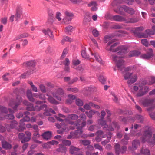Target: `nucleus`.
Segmentation results:
<instances>
[{
  "label": "nucleus",
  "instance_id": "1",
  "mask_svg": "<svg viewBox=\"0 0 155 155\" xmlns=\"http://www.w3.org/2000/svg\"><path fill=\"white\" fill-rule=\"evenodd\" d=\"M127 49V48L126 46L120 45L118 46L116 48L115 51V52H117V55L113 54L112 55L113 61L116 63L119 59L124 58V55L128 52Z\"/></svg>",
  "mask_w": 155,
  "mask_h": 155
},
{
  "label": "nucleus",
  "instance_id": "2",
  "mask_svg": "<svg viewBox=\"0 0 155 155\" xmlns=\"http://www.w3.org/2000/svg\"><path fill=\"white\" fill-rule=\"evenodd\" d=\"M147 129L143 133L142 137V141L144 142L147 141L151 145H155V134L153 135L151 138L152 132L150 128L147 127Z\"/></svg>",
  "mask_w": 155,
  "mask_h": 155
},
{
  "label": "nucleus",
  "instance_id": "3",
  "mask_svg": "<svg viewBox=\"0 0 155 155\" xmlns=\"http://www.w3.org/2000/svg\"><path fill=\"white\" fill-rule=\"evenodd\" d=\"M133 75L132 73L127 72L124 74V76L125 79L127 80L129 78L130 79L127 81V83L129 84H131L135 82L137 79V75Z\"/></svg>",
  "mask_w": 155,
  "mask_h": 155
},
{
  "label": "nucleus",
  "instance_id": "4",
  "mask_svg": "<svg viewBox=\"0 0 155 155\" xmlns=\"http://www.w3.org/2000/svg\"><path fill=\"white\" fill-rule=\"evenodd\" d=\"M124 61L123 60L120 59H119L116 63V65L118 68V69L121 71L122 73H123L124 71H130L131 68L130 67L125 68L124 65Z\"/></svg>",
  "mask_w": 155,
  "mask_h": 155
},
{
  "label": "nucleus",
  "instance_id": "5",
  "mask_svg": "<svg viewBox=\"0 0 155 155\" xmlns=\"http://www.w3.org/2000/svg\"><path fill=\"white\" fill-rule=\"evenodd\" d=\"M64 90L61 88L57 89L56 92H53L52 93L53 96L57 100L61 101V97L64 96Z\"/></svg>",
  "mask_w": 155,
  "mask_h": 155
},
{
  "label": "nucleus",
  "instance_id": "6",
  "mask_svg": "<svg viewBox=\"0 0 155 155\" xmlns=\"http://www.w3.org/2000/svg\"><path fill=\"white\" fill-rule=\"evenodd\" d=\"M30 119L29 117L28 116H25L24 118L20 120V125L19 126V128H18V131H23L24 129L25 128L23 127L25 124L24 123V122H28L30 120Z\"/></svg>",
  "mask_w": 155,
  "mask_h": 155
},
{
  "label": "nucleus",
  "instance_id": "7",
  "mask_svg": "<svg viewBox=\"0 0 155 155\" xmlns=\"http://www.w3.org/2000/svg\"><path fill=\"white\" fill-rule=\"evenodd\" d=\"M148 51L147 52L146 54L141 55V58L146 59H149L154 55L153 53V51L152 48H149L148 49Z\"/></svg>",
  "mask_w": 155,
  "mask_h": 155
},
{
  "label": "nucleus",
  "instance_id": "8",
  "mask_svg": "<svg viewBox=\"0 0 155 155\" xmlns=\"http://www.w3.org/2000/svg\"><path fill=\"white\" fill-rule=\"evenodd\" d=\"M149 90V89L148 87L144 86L140 89L138 92L137 94V97L142 96L147 94Z\"/></svg>",
  "mask_w": 155,
  "mask_h": 155
},
{
  "label": "nucleus",
  "instance_id": "9",
  "mask_svg": "<svg viewBox=\"0 0 155 155\" xmlns=\"http://www.w3.org/2000/svg\"><path fill=\"white\" fill-rule=\"evenodd\" d=\"M154 101L153 99L142 98L140 100V102L144 107H146L152 104Z\"/></svg>",
  "mask_w": 155,
  "mask_h": 155
},
{
  "label": "nucleus",
  "instance_id": "10",
  "mask_svg": "<svg viewBox=\"0 0 155 155\" xmlns=\"http://www.w3.org/2000/svg\"><path fill=\"white\" fill-rule=\"evenodd\" d=\"M126 8L127 6L126 5H120L118 7V10H114V11L120 15H125V13L124 11L126 12Z\"/></svg>",
  "mask_w": 155,
  "mask_h": 155
},
{
  "label": "nucleus",
  "instance_id": "11",
  "mask_svg": "<svg viewBox=\"0 0 155 155\" xmlns=\"http://www.w3.org/2000/svg\"><path fill=\"white\" fill-rule=\"evenodd\" d=\"M25 135L26 136L22 141H21L22 143H24L26 142L29 141L31 138L32 134L31 132L28 131H26L25 132Z\"/></svg>",
  "mask_w": 155,
  "mask_h": 155
},
{
  "label": "nucleus",
  "instance_id": "12",
  "mask_svg": "<svg viewBox=\"0 0 155 155\" xmlns=\"http://www.w3.org/2000/svg\"><path fill=\"white\" fill-rule=\"evenodd\" d=\"M112 18L114 20L116 21H124L125 22V21H126V19L125 17L118 15L113 16Z\"/></svg>",
  "mask_w": 155,
  "mask_h": 155
},
{
  "label": "nucleus",
  "instance_id": "13",
  "mask_svg": "<svg viewBox=\"0 0 155 155\" xmlns=\"http://www.w3.org/2000/svg\"><path fill=\"white\" fill-rule=\"evenodd\" d=\"M22 101V99L21 96L18 95L16 97L15 105L13 107V109L14 110H17L18 107L19 105Z\"/></svg>",
  "mask_w": 155,
  "mask_h": 155
},
{
  "label": "nucleus",
  "instance_id": "14",
  "mask_svg": "<svg viewBox=\"0 0 155 155\" xmlns=\"http://www.w3.org/2000/svg\"><path fill=\"white\" fill-rule=\"evenodd\" d=\"M1 144L2 147L6 150H10L12 148V145L5 140L2 141Z\"/></svg>",
  "mask_w": 155,
  "mask_h": 155
},
{
  "label": "nucleus",
  "instance_id": "15",
  "mask_svg": "<svg viewBox=\"0 0 155 155\" xmlns=\"http://www.w3.org/2000/svg\"><path fill=\"white\" fill-rule=\"evenodd\" d=\"M36 61L34 60H31L26 62L23 64V66L26 67H34L35 66Z\"/></svg>",
  "mask_w": 155,
  "mask_h": 155
},
{
  "label": "nucleus",
  "instance_id": "16",
  "mask_svg": "<svg viewBox=\"0 0 155 155\" xmlns=\"http://www.w3.org/2000/svg\"><path fill=\"white\" fill-rule=\"evenodd\" d=\"M42 31L45 35H48L52 39H54L53 32L49 28H48L47 30L43 29Z\"/></svg>",
  "mask_w": 155,
  "mask_h": 155
},
{
  "label": "nucleus",
  "instance_id": "17",
  "mask_svg": "<svg viewBox=\"0 0 155 155\" xmlns=\"http://www.w3.org/2000/svg\"><path fill=\"white\" fill-rule=\"evenodd\" d=\"M22 14V8H21L18 7L16 9V12L15 14L16 21H18L21 15Z\"/></svg>",
  "mask_w": 155,
  "mask_h": 155
},
{
  "label": "nucleus",
  "instance_id": "18",
  "mask_svg": "<svg viewBox=\"0 0 155 155\" xmlns=\"http://www.w3.org/2000/svg\"><path fill=\"white\" fill-rule=\"evenodd\" d=\"M43 139L48 140L52 137V132L50 131H48L43 133L42 135Z\"/></svg>",
  "mask_w": 155,
  "mask_h": 155
},
{
  "label": "nucleus",
  "instance_id": "19",
  "mask_svg": "<svg viewBox=\"0 0 155 155\" xmlns=\"http://www.w3.org/2000/svg\"><path fill=\"white\" fill-rule=\"evenodd\" d=\"M26 95L29 101L31 102H34L35 99L33 97L32 93L30 90H28L26 92Z\"/></svg>",
  "mask_w": 155,
  "mask_h": 155
},
{
  "label": "nucleus",
  "instance_id": "20",
  "mask_svg": "<svg viewBox=\"0 0 155 155\" xmlns=\"http://www.w3.org/2000/svg\"><path fill=\"white\" fill-rule=\"evenodd\" d=\"M112 135V134L111 132H109L108 134V136L107 137V140L101 142V144L103 146H105L108 143L111 138Z\"/></svg>",
  "mask_w": 155,
  "mask_h": 155
},
{
  "label": "nucleus",
  "instance_id": "21",
  "mask_svg": "<svg viewBox=\"0 0 155 155\" xmlns=\"http://www.w3.org/2000/svg\"><path fill=\"white\" fill-rule=\"evenodd\" d=\"M47 95L48 97L47 99L51 103L55 104H59V102L56 101V100L51 96L48 95Z\"/></svg>",
  "mask_w": 155,
  "mask_h": 155
},
{
  "label": "nucleus",
  "instance_id": "22",
  "mask_svg": "<svg viewBox=\"0 0 155 155\" xmlns=\"http://www.w3.org/2000/svg\"><path fill=\"white\" fill-rule=\"evenodd\" d=\"M139 21V19L138 18L134 17L129 18L128 20L126 19L125 23H134L138 22Z\"/></svg>",
  "mask_w": 155,
  "mask_h": 155
},
{
  "label": "nucleus",
  "instance_id": "23",
  "mask_svg": "<svg viewBox=\"0 0 155 155\" xmlns=\"http://www.w3.org/2000/svg\"><path fill=\"white\" fill-rule=\"evenodd\" d=\"M70 153L71 154H74L78 151L80 149L73 146H71L69 148Z\"/></svg>",
  "mask_w": 155,
  "mask_h": 155
},
{
  "label": "nucleus",
  "instance_id": "24",
  "mask_svg": "<svg viewBox=\"0 0 155 155\" xmlns=\"http://www.w3.org/2000/svg\"><path fill=\"white\" fill-rule=\"evenodd\" d=\"M115 152L117 155H119L120 153H121V149L120 146L119 144H116L114 146Z\"/></svg>",
  "mask_w": 155,
  "mask_h": 155
},
{
  "label": "nucleus",
  "instance_id": "25",
  "mask_svg": "<svg viewBox=\"0 0 155 155\" xmlns=\"http://www.w3.org/2000/svg\"><path fill=\"white\" fill-rule=\"evenodd\" d=\"M140 53L137 51L134 50L130 51L128 54V56L129 57H131L134 56H138L140 54Z\"/></svg>",
  "mask_w": 155,
  "mask_h": 155
},
{
  "label": "nucleus",
  "instance_id": "26",
  "mask_svg": "<svg viewBox=\"0 0 155 155\" xmlns=\"http://www.w3.org/2000/svg\"><path fill=\"white\" fill-rule=\"evenodd\" d=\"M102 129L104 130H108L109 131H113L114 130V129L112 126L108 125L106 124L105 125L103 126Z\"/></svg>",
  "mask_w": 155,
  "mask_h": 155
},
{
  "label": "nucleus",
  "instance_id": "27",
  "mask_svg": "<svg viewBox=\"0 0 155 155\" xmlns=\"http://www.w3.org/2000/svg\"><path fill=\"white\" fill-rule=\"evenodd\" d=\"M126 12L131 15H133L135 13V11L132 8L127 6Z\"/></svg>",
  "mask_w": 155,
  "mask_h": 155
},
{
  "label": "nucleus",
  "instance_id": "28",
  "mask_svg": "<svg viewBox=\"0 0 155 155\" xmlns=\"http://www.w3.org/2000/svg\"><path fill=\"white\" fill-rule=\"evenodd\" d=\"M144 29V28L142 26L136 27L135 29L133 31V32L134 34L137 35L140 33L139 32L143 31Z\"/></svg>",
  "mask_w": 155,
  "mask_h": 155
},
{
  "label": "nucleus",
  "instance_id": "29",
  "mask_svg": "<svg viewBox=\"0 0 155 155\" xmlns=\"http://www.w3.org/2000/svg\"><path fill=\"white\" fill-rule=\"evenodd\" d=\"M68 117L69 119L76 120L78 118V116L76 114H71L68 115Z\"/></svg>",
  "mask_w": 155,
  "mask_h": 155
},
{
  "label": "nucleus",
  "instance_id": "30",
  "mask_svg": "<svg viewBox=\"0 0 155 155\" xmlns=\"http://www.w3.org/2000/svg\"><path fill=\"white\" fill-rule=\"evenodd\" d=\"M92 88L91 87H87L84 88L82 91L86 95H87L88 93L92 91Z\"/></svg>",
  "mask_w": 155,
  "mask_h": 155
},
{
  "label": "nucleus",
  "instance_id": "31",
  "mask_svg": "<svg viewBox=\"0 0 155 155\" xmlns=\"http://www.w3.org/2000/svg\"><path fill=\"white\" fill-rule=\"evenodd\" d=\"M59 147L57 149L56 151L58 152H64L66 151V148L62 145H59Z\"/></svg>",
  "mask_w": 155,
  "mask_h": 155
},
{
  "label": "nucleus",
  "instance_id": "32",
  "mask_svg": "<svg viewBox=\"0 0 155 155\" xmlns=\"http://www.w3.org/2000/svg\"><path fill=\"white\" fill-rule=\"evenodd\" d=\"M28 34L26 33H25L18 35L16 38V40H17L18 39H20L21 38L27 37H28Z\"/></svg>",
  "mask_w": 155,
  "mask_h": 155
},
{
  "label": "nucleus",
  "instance_id": "33",
  "mask_svg": "<svg viewBox=\"0 0 155 155\" xmlns=\"http://www.w3.org/2000/svg\"><path fill=\"white\" fill-rule=\"evenodd\" d=\"M70 1L74 4L82 5L87 3L86 2H84L81 0H70Z\"/></svg>",
  "mask_w": 155,
  "mask_h": 155
},
{
  "label": "nucleus",
  "instance_id": "34",
  "mask_svg": "<svg viewBox=\"0 0 155 155\" xmlns=\"http://www.w3.org/2000/svg\"><path fill=\"white\" fill-rule=\"evenodd\" d=\"M117 44H118L117 43H115L111 45L110 48L109 50H108V48H106V49L113 52H115L116 51V48L115 49H114L113 48L116 46L117 45Z\"/></svg>",
  "mask_w": 155,
  "mask_h": 155
},
{
  "label": "nucleus",
  "instance_id": "35",
  "mask_svg": "<svg viewBox=\"0 0 155 155\" xmlns=\"http://www.w3.org/2000/svg\"><path fill=\"white\" fill-rule=\"evenodd\" d=\"M141 153L142 154L144 155H150V153L149 150L145 149H142L141 150Z\"/></svg>",
  "mask_w": 155,
  "mask_h": 155
},
{
  "label": "nucleus",
  "instance_id": "36",
  "mask_svg": "<svg viewBox=\"0 0 155 155\" xmlns=\"http://www.w3.org/2000/svg\"><path fill=\"white\" fill-rule=\"evenodd\" d=\"M53 49L50 46H48L45 49V52L47 54H51L53 52Z\"/></svg>",
  "mask_w": 155,
  "mask_h": 155
},
{
  "label": "nucleus",
  "instance_id": "37",
  "mask_svg": "<svg viewBox=\"0 0 155 155\" xmlns=\"http://www.w3.org/2000/svg\"><path fill=\"white\" fill-rule=\"evenodd\" d=\"M114 36L112 35H109L104 36V42L107 43L109 40L112 38Z\"/></svg>",
  "mask_w": 155,
  "mask_h": 155
},
{
  "label": "nucleus",
  "instance_id": "38",
  "mask_svg": "<svg viewBox=\"0 0 155 155\" xmlns=\"http://www.w3.org/2000/svg\"><path fill=\"white\" fill-rule=\"evenodd\" d=\"M26 109L27 111H35V109L33 104L31 103L26 107Z\"/></svg>",
  "mask_w": 155,
  "mask_h": 155
},
{
  "label": "nucleus",
  "instance_id": "39",
  "mask_svg": "<svg viewBox=\"0 0 155 155\" xmlns=\"http://www.w3.org/2000/svg\"><path fill=\"white\" fill-rule=\"evenodd\" d=\"M80 142L84 146L88 145L90 143L89 140H80Z\"/></svg>",
  "mask_w": 155,
  "mask_h": 155
},
{
  "label": "nucleus",
  "instance_id": "40",
  "mask_svg": "<svg viewBox=\"0 0 155 155\" xmlns=\"http://www.w3.org/2000/svg\"><path fill=\"white\" fill-rule=\"evenodd\" d=\"M138 36L140 38H147L148 36L146 33H140L136 35Z\"/></svg>",
  "mask_w": 155,
  "mask_h": 155
},
{
  "label": "nucleus",
  "instance_id": "41",
  "mask_svg": "<svg viewBox=\"0 0 155 155\" xmlns=\"http://www.w3.org/2000/svg\"><path fill=\"white\" fill-rule=\"evenodd\" d=\"M71 18L70 17H65L63 19V21L65 24H68L69 22L71 21Z\"/></svg>",
  "mask_w": 155,
  "mask_h": 155
},
{
  "label": "nucleus",
  "instance_id": "42",
  "mask_svg": "<svg viewBox=\"0 0 155 155\" xmlns=\"http://www.w3.org/2000/svg\"><path fill=\"white\" fill-rule=\"evenodd\" d=\"M76 104L78 106H82L83 105V102L81 99H77L76 100Z\"/></svg>",
  "mask_w": 155,
  "mask_h": 155
},
{
  "label": "nucleus",
  "instance_id": "43",
  "mask_svg": "<svg viewBox=\"0 0 155 155\" xmlns=\"http://www.w3.org/2000/svg\"><path fill=\"white\" fill-rule=\"evenodd\" d=\"M18 125V123L15 120H13L12 121L10 124V127L12 128H13L16 127Z\"/></svg>",
  "mask_w": 155,
  "mask_h": 155
},
{
  "label": "nucleus",
  "instance_id": "44",
  "mask_svg": "<svg viewBox=\"0 0 155 155\" xmlns=\"http://www.w3.org/2000/svg\"><path fill=\"white\" fill-rule=\"evenodd\" d=\"M39 87L41 91L43 93H45L47 91L45 85L42 84H41L39 85Z\"/></svg>",
  "mask_w": 155,
  "mask_h": 155
},
{
  "label": "nucleus",
  "instance_id": "45",
  "mask_svg": "<svg viewBox=\"0 0 155 155\" xmlns=\"http://www.w3.org/2000/svg\"><path fill=\"white\" fill-rule=\"evenodd\" d=\"M55 126L58 129L64 127V126L65 125L63 122H61L60 124L55 123Z\"/></svg>",
  "mask_w": 155,
  "mask_h": 155
},
{
  "label": "nucleus",
  "instance_id": "46",
  "mask_svg": "<svg viewBox=\"0 0 155 155\" xmlns=\"http://www.w3.org/2000/svg\"><path fill=\"white\" fill-rule=\"evenodd\" d=\"M81 54L82 57L85 58H89V55L86 52L85 50H82L81 52Z\"/></svg>",
  "mask_w": 155,
  "mask_h": 155
},
{
  "label": "nucleus",
  "instance_id": "47",
  "mask_svg": "<svg viewBox=\"0 0 155 155\" xmlns=\"http://www.w3.org/2000/svg\"><path fill=\"white\" fill-rule=\"evenodd\" d=\"M62 143L66 146H70L71 144V142L70 140H65L62 141Z\"/></svg>",
  "mask_w": 155,
  "mask_h": 155
},
{
  "label": "nucleus",
  "instance_id": "48",
  "mask_svg": "<svg viewBox=\"0 0 155 155\" xmlns=\"http://www.w3.org/2000/svg\"><path fill=\"white\" fill-rule=\"evenodd\" d=\"M67 90L69 91H71L74 93L78 92L79 91L78 89L76 88H68L67 89Z\"/></svg>",
  "mask_w": 155,
  "mask_h": 155
},
{
  "label": "nucleus",
  "instance_id": "49",
  "mask_svg": "<svg viewBox=\"0 0 155 155\" xmlns=\"http://www.w3.org/2000/svg\"><path fill=\"white\" fill-rule=\"evenodd\" d=\"M92 55H94V57L95 58L96 60L99 62L101 63V59L100 58V57L99 56L98 54L95 53V54H93V53L91 54Z\"/></svg>",
  "mask_w": 155,
  "mask_h": 155
},
{
  "label": "nucleus",
  "instance_id": "50",
  "mask_svg": "<svg viewBox=\"0 0 155 155\" xmlns=\"http://www.w3.org/2000/svg\"><path fill=\"white\" fill-rule=\"evenodd\" d=\"M0 112L6 114L8 113V110L6 107L3 106H0Z\"/></svg>",
  "mask_w": 155,
  "mask_h": 155
},
{
  "label": "nucleus",
  "instance_id": "51",
  "mask_svg": "<svg viewBox=\"0 0 155 155\" xmlns=\"http://www.w3.org/2000/svg\"><path fill=\"white\" fill-rule=\"evenodd\" d=\"M106 111L107 114V119L109 121L111 122V120L110 118V117L111 115V112L110 110H106Z\"/></svg>",
  "mask_w": 155,
  "mask_h": 155
},
{
  "label": "nucleus",
  "instance_id": "52",
  "mask_svg": "<svg viewBox=\"0 0 155 155\" xmlns=\"http://www.w3.org/2000/svg\"><path fill=\"white\" fill-rule=\"evenodd\" d=\"M145 32L147 35V36H148V35H152L155 34L154 31H153L152 30L149 29L146 30Z\"/></svg>",
  "mask_w": 155,
  "mask_h": 155
},
{
  "label": "nucleus",
  "instance_id": "53",
  "mask_svg": "<svg viewBox=\"0 0 155 155\" xmlns=\"http://www.w3.org/2000/svg\"><path fill=\"white\" fill-rule=\"evenodd\" d=\"M99 79L100 82L102 84H105L106 81V79L104 78V76H100Z\"/></svg>",
  "mask_w": 155,
  "mask_h": 155
},
{
  "label": "nucleus",
  "instance_id": "54",
  "mask_svg": "<svg viewBox=\"0 0 155 155\" xmlns=\"http://www.w3.org/2000/svg\"><path fill=\"white\" fill-rule=\"evenodd\" d=\"M142 43L146 47H148L149 45V43L147 40L146 39H143L141 40Z\"/></svg>",
  "mask_w": 155,
  "mask_h": 155
},
{
  "label": "nucleus",
  "instance_id": "55",
  "mask_svg": "<svg viewBox=\"0 0 155 155\" xmlns=\"http://www.w3.org/2000/svg\"><path fill=\"white\" fill-rule=\"evenodd\" d=\"M25 134L23 133H19L18 134V138L21 140V141H22L24 139L25 136Z\"/></svg>",
  "mask_w": 155,
  "mask_h": 155
},
{
  "label": "nucleus",
  "instance_id": "56",
  "mask_svg": "<svg viewBox=\"0 0 155 155\" xmlns=\"http://www.w3.org/2000/svg\"><path fill=\"white\" fill-rule=\"evenodd\" d=\"M136 118L137 119L139 120V122H143V118L142 116L139 115H137L136 116Z\"/></svg>",
  "mask_w": 155,
  "mask_h": 155
},
{
  "label": "nucleus",
  "instance_id": "57",
  "mask_svg": "<svg viewBox=\"0 0 155 155\" xmlns=\"http://www.w3.org/2000/svg\"><path fill=\"white\" fill-rule=\"evenodd\" d=\"M94 147L96 149H98L101 151H103V149L102 147L98 144H94Z\"/></svg>",
  "mask_w": 155,
  "mask_h": 155
},
{
  "label": "nucleus",
  "instance_id": "58",
  "mask_svg": "<svg viewBox=\"0 0 155 155\" xmlns=\"http://www.w3.org/2000/svg\"><path fill=\"white\" fill-rule=\"evenodd\" d=\"M68 52L67 49V48L64 49L62 52V54L61 56V58L63 59V58H64L65 57V56L66 54L68 53Z\"/></svg>",
  "mask_w": 155,
  "mask_h": 155
},
{
  "label": "nucleus",
  "instance_id": "59",
  "mask_svg": "<svg viewBox=\"0 0 155 155\" xmlns=\"http://www.w3.org/2000/svg\"><path fill=\"white\" fill-rule=\"evenodd\" d=\"M14 118V116L12 114H8L5 116V118L8 119H13Z\"/></svg>",
  "mask_w": 155,
  "mask_h": 155
},
{
  "label": "nucleus",
  "instance_id": "60",
  "mask_svg": "<svg viewBox=\"0 0 155 155\" xmlns=\"http://www.w3.org/2000/svg\"><path fill=\"white\" fill-rule=\"evenodd\" d=\"M118 119L120 121L124 123L126 122L127 120L126 117L123 116L119 117H118Z\"/></svg>",
  "mask_w": 155,
  "mask_h": 155
},
{
  "label": "nucleus",
  "instance_id": "61",
  "mask_svg": "<svg viewBox=\"0 0 155 155\" xmlns=\"http://www.w3.org/2000/svg\"><path fill=\"white\" fill-rule=\"evenodd\" d=\"M61 14L59 12H57L56 13V18L59 21L61 20V18L60 17L61 16Z\"/></svg>",
  "mask_w": 155,
  "mask_h": 155
},
{
  "label": "nucleus",
  "instance_id": "62",
  "mask_svg": "<svg viewBox=\"0 0 155 155\" xmlns=\"http://www.w3.org/2000/svg\"><path fill=\"white\" fill-rule=\"evenodd\" d=\"M121 153L122 154L124 153L127 150V148L125 146H122L121 148Z\"/></svg>",
  "mask_w": 155,
  "mask_h": 155
},
{
  "label": "nucleus",
  "instance_id": "63",
  "mask_svg": "<svg viewBox=\"0 0 155 155\" xmlns=\"http://www.w3.org/2000/svg\"><path fill=\"white\" fill-rule=\"evenodd\" d=\"M78 78H73L72 80L69 81L68 82L69 84H72L75 82H76L78 80Z\"/></svg>",
  "mask_w": 155,
  "mask_h": 155
},
{
  "label": "nucleus",
  "instance_id": "64",
  "mask_svg": "<svg viewBox=\"0 0 155 155\" xmlns=\"http://www.w3.org/2000/svg\"><path fill=\"white\" fill-rule=\"evenodd\" d=\"M92 34L95 37H97L99 35L98 31L96 29H94L92 31Z\"/></svg>",
  "mask_w": 155,
  "mask_h": 155
}]
</instances>
